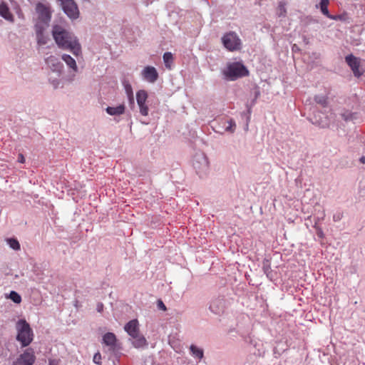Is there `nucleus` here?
Segmentation results:
<instances>
[{
	"mask_svg": "<svg viewBox=\"0 0 365 365\" xmlns=\"http://www.w3.org/2000/svg\"><path fill=\"white\" fill-rule=\"evenodd\" d=\"M329 4V0H321L320 3H319V7H320L322 13L324 16H326L327 18H329L331 16L329 10H328Z\"/></svg>",
	"mask_w": 365,
	"mask_h": 365,
	"instance_id": "obj_21",
	"label": "nucleus"
},
{
	"mask_svg": "<svg viewBox=\"0 0 365 365\" xmlns=\"http://www.w3.org/2000/svg\"><path fill=\"white\" fill-rule=\"evenodd\" d=\"M314 101L323 107H326L327 105V97L326 96L317 95L314 96Z\"/></svg>",
	"mask_w": 365,
	"mask_h": 365,
	"instance_id": "obj_26",
	"label": "nucleus"
},
{
	"mask_svg": "<svg viewBox=\"0 0 365 365\" xmlns=\"http://www.w3.org/2000/svg\"><path fill=\"white\" fill-rule=\"evenodd\" d=\"M343 217V212L341 211H336L335 213H334L333 215V220L334 222H339L340 221Z\"/></svg>",
	"mask_w": 365,
	"mask_h": 365,
	"instance_id": "obj_30",
	"label": "nucleus"
},
{
	"mask_svg": "<svg viewBox=\"0 0 365 365\" xmlns=\"http://www.w3.org/2000/svg\"><path fill=\"white\" fill-rule=\"evenodd\" d=\"M18 162L21 163H24L25 162V158L23 154L19 153L18 155Z\"/></svg>",
	"mask_w": 365,
	"mask_h": 365,
	"instance_id": "obj_40",
	"label": "nucleus"
},
{
	"mask_svg": "<svg viewBox=\"0 0 365 365\" xmlns=\"http://www.w3.org/2000/svg\"><path fill=\"white\" fill-rule=\"evenodd\" d=\"M49 365H57L55 362V361H50Z\"/></svg>",
	"mask_w": 365,
	"mask_h": 365,
	"instance_id": "obj_43",
	"label": "nucleus"
},
{
	"mask_svg": "<svg viewBox=\"0 0 365 365\" xmlns=\"http://www.w3.org/2000/svg\"><path fill=\"white\" fill-rule=\"evenodd\" d=\"M364 62L365 63V61Z\"/></svg>",
	"mask_w": 365,
	"mask_h": 365,
	"instance_id": "obj_45",
	"label": "nucleus"
},
{
	"mask_svg": "<svg viewBox=\"0 0 365 365\" xmlns=\"http://www.w3.org/2000/svg\"><path fill=\"white\" fill-rule=\"evenodd\" d=\"M7 245L14 250L18 251L21 249L19 242L16 238H8L6 239Z\"/></svg>",
	"mask_w": 365,
	"mask_h": 365,
	"instance_id": "obj_22",
	"label": "nucleus"
},
{
	"mask_svg": "<svg viewBox=\"0 0 365 365\" xmlns=\"http://www.w3.org/2000/svg\"><path fill=\"white\" fill-rule=\"evenodd\" d=\"M148 97V92L143 89L136 92V101L139 108V112L143 116H148L149 113V108L147 105Z\"/></svg>",
	"mask_w": 365,
	"mask_h": 365,
	"instance_id": "obj_10",
	"label": "nucleus"
},
{
	"mask_svg": "<svg viewBox=\"0 0 365 365\" xmlns=\"http://www.w3.org/2000/svg\"><path fill=\"white\" fill-rule=\"evenodd\" d=\"M311 121L313 124L317 125L322 128H324V127H327L329 125V122L327 120H322L321 119H317L316 115H314V117L311 119Z\"/></svg>",
	"mask_w": 365,
	"mask_h": 365,
	"instance_id": "obj_27",
	"label": "nucleus"
},
{
	"mask_svg": "<svg viewBox=\"0 0 365 365\" xmlns=\"http://www.w3.org/2000/svg\"><path fill=\"white\" fill-rule=\"evenodd\" d=\"M125 110V106L124 104H119L116 106H108L106 108V113L112 116H120L123 114Z\"/></svg>",
	"mask_w": 365,
	"mask_h": 365,
	"instance_id": "obj_18",
	"label": "nucleus"
},
{
	"mask_svg": "<svg viewBox=\"0 0 365 365\" xmlns=\"http://www.w3.org/2000/svg\"><path fill=\"white\" fill-rule=\"evenodd\" d=\"M143 365H158V364H156L153 362V359L152 358H148V359H145Z\"/></svg>",
	"mask_w": 365,
	"mask_h": 365,
	"instance_id": "obj_37",
	"label": "nucleus"
},
{
	"mask_svg": "<svg viewBox=\"0 0 365 365\" xmlns=\"http://www.w3.org/2000/svg\"><path fill=\"white\" fill-rule=\"evenodd\" d=\"M35 360L34 349L28 348L13 362V365H34Z\"/></svg>",
	"mask_w": 365,
	"mask_h": 365,
	"instance_id": "obj_9",
	"label": "nucleus"
},
{
	"mask_svg": "<svg viewBox=\"0 0 365 365\" xmlns=\"http://www.w3.org/2000/svg\"><path fill=\"white\" fill-rule=\"evenodd\" d=\"M228 125L225 128V131L234 133L236 128V123L233 119H230L227 121Z\"/></svg>",
	"mask_w": 365,
	"mask_h": 365,
	"instance_id": "obj_28",
	"label": "nucleus"
},
{
	"mask_svg": "<svg viewBox=\"0 0 365 365\" xmlns=\"http://www.w3.org/2000/svg\"><path fill=\"white\" fill-rule=\"evenodd\" d=\"M101 355L100 354V353H96L93 356V362H94L97 364H101Z\"/></svg>",
	"mask_w": 365,
	"mask_h": 365,
	"instance_id": "obj_33",
	"label": "nucleus"
},
{
	"mask_svg": "<svg viewBox=\"0 0 365 365\" xmlns=\"http://www.w3.org/2000/svg\"><path fill=\"white\" fill-rule=\"evenodd\" d=\"M329 19H332V20H340V21H342L344 19V16L342 15H331L329 17Z\"/></svg>",
	"mask_w": 365,
	"mask_h": 365,
	"instance_id": "obj_36",
	"label": "nucleus"
},
{
	"mask_svg": "<svg viewBox=\"0 0 365 365\" xmlns=\"http://www.w3.org/2000/svg\"><path fill=\"white\" fill-rule=\"evenodd\" d=\"M8 298L12 300L16 304H19L21 302V295L15 291H11Z\"/></svg>",
	"mask_w": 365,
	"mask_h": 365,
	"instance_id": "obj_25",
	"label": "nucleus"
},
{
	"mask_svg": "<svg viewBox=\"0 0 365 365\" xmlns=\"http://www.w3.org/2000/svg\"><path fill=\"white\" fill-rule=\"evenodd\" d=\"M17 330L16 340L21 347L28 346L34 339V332L29 324L25 319H19L16 326Z\"/></svg>",
	"mask_w": 365,
	"mask_h": 365,
	"instance_id": "obj_4",
	"label": "nucleus"
},
{
	"mask_svg": "<svg viewBox=\"0 0 365 365\" xmlns=\"http://www.w3.org/2000/svg\"><path fill=\"white\" fill-rule=\"evenodd\" d=\"M96 310L98 312H101L103 310V304L101 302H98L96 306Z\"/></svg>",
	"mask_w": 365,
	"mask_h": 365,
	"instance_id": "obj_39",
	"label": "nucleus"
},
{
	"mask_svg": "<svg viewBox=\"0 0 365 365\" xmlns=\"http://www.w3.org/2000/svg\"><path fill=\"white\" fill-rule=\"evenodd\" d=\"M359 161H360L361 163L364 164V163H365V156H362V157H361V158H360V159H359Z\"/></svg>",
	"mask_w": 365,
	"mask_h": 365,
	"instance_id": "obj_42",
	"label": "nucleus"
},
{
	"mask_svg": "<svg viewBox=\"0 0 365 365\" xmlns=\"http://www.w3.org/2000/svg\"><path fill=\"white\" fill-rule=\"evenodd\" d=\"M345 61L356 77L359 78L362 76L363 71L360 70L361 61L359 58L355 57L352 54H350L345 57Z\"/></svg>",
	"mask_w": 365,
	"mask_h": 365,
	"instance_id": "obj_12",
	"label": "nucleus"
},
{
	"mask_svg": "<svg viewBox=\"0 0 365 365\" xmlns=\"http://www.w3.org/2000/svg\"><path fill=\"white\" fill-rule=\"evenodd\" d=\"M0 16L10 23L14 22V16L11 13L8 4L4 1L0 3Z\"/></svg>",
	"mask_w": 365,
	"mask_h": 365,
	"instance_id": "obj_17",
	"label": "nucleus"
},
{
	"mask_svg": "<svg viewBox=\"0 0 365 365\" xmlns=\"http://www.w3.org/2000/svg\"><path fill=\"white\" fill-rule=\"evenodd\" d=\"M126 93L128 96V98L131 102H133V90L130 86V85H127L125 86Z\"/></svg>",
	"mask_w": 365,
	"mask_h": 365,
	"instance_id": "obj_31",
	"label": "nucleus"
},
{
	"mask_svg": "<svg viewBox=\"0 0 365 365\" xmlns=\"http://www.w3.org/2000/svg\"><path fill=\"white\" fill-rule=\"evenodd\" d=\"M163 61H164V63H165V66L168 69H170L171 68V63H173V54L172 53L170 52H165L164 54H163Z\"/></svg>",
	"mask_w": 365,
	"mask_h": 365,
	"instance_id": "obj_23",
	"label": "nucleus"
},
{
	"mask_svg": "<svg viewBox=\"0 0 365 365\" xmlns=\"http://www.w3.org/2000/svg\"><path fill=\"white\" fill-rule=\"evenodd\" d=\"M143 80L149 83H154L158 79L159 75L156 68L152 66H147L140 73Z\"/></svg>",
	"mask_w": 365,
	"mask_h": 365,
	"instance_id": "obj_11",
	"label": "nucleus"
},
{
	"mask_svg": "<svg viewBox=\"0 0 365 365\" xmlns=\"http://www.w3.org/2000/svg\"><path fill=\"white\" fill-rule=\"evenodd\" d=\"M225 79L235 81L249 75V71L246 66L240 61L229 62L222 71Z\"/></svg>",
	"mask_w": 365,
	"mask_h": 365,
	"instance_id": "obj_3",
	"label": "nucleus"
},
{
	"mask_svg": "<svg viewBox=\"0 0 365 365\" xmlns=\"http://www.w3.org/2000/svg\"><path fill=\"white\" fill-rule=\"evenodd\" d=\"M124 330L132 338L140 334L139 323L137 319H132L125 324Z\"/></svg>",
	"mask_w": 365,
	"mask_h": 365,
	"instance_id": "obj_16",
	"label": "nucleus"
},
{
	"mask_svg": "<svg viewBox=\"0 0 365 365\" xmlns=\"http://www.w3.org/2000/svg\"><path fill=\"white\" fill-rule=\"evenodd\" d=\"M277 13L279 17L285 16L286 13H287V9H286V3L284 1H281L279 2L278 6L277 9Z\"/></svg>",
	"mask_w": 365,
	"mask_h": 365,
	"instance_id": "obj_24",
	"label": "nucleus"
},
{
	"mask_svg": "<svg viewBox=\"0 0 365 365\" xmlns=\"http://www.w3.org/2000/svg\"><path fill=\"white\" fill-rule=\"evenodd\" d=\"M222 43L225 48L230 51H237L241 48V40L234 31H229L222 37Z\"/></svg>",
	"mask_w": 365,
	"mask_h": 365,
	"instance_id": "obj_6",
	"label": "nucleus"
},
{
	"mask_svg": "<svg viewBox=\"0 0 365 365\" xmlns=\"http://www.w3.org/2000/svg\"><path fill=\"white\" fill-rule=\"evenodd\" d=\"M270 269V266H269V264L268 262V261H264L263 262V270H264V272L268 275V272Z\"/></svg>",
	"mask_w": 365,
	"mask_h": 365,
	"instance_id": "obj_34",
	"label": "nucleus"
},
{
	"mask_svg": "<svg viewBox=\"0 0 365 365\" xmlns=\"http://www.w3.org/2000/svg\"><path fill=\"white\" fill-rule=\"evenodd\" d=\"M352 116H353L352 113H346V114L344 113V114H343V118L346 121L351 120H352Z\"/></svg>",
	"mask_w": 365,
	"mask_h": 365,
	"instance_id": "obj_38",
	"label": "nucleus"
},
{
	"mask_svg": "<svg viewBox=\"0 0 365 365\" xmlns=\"http://www.w3.org/2000/svg\"><path fill=\"white\" fill-rule=\"evenodd\" d=\"M157 306L159 309H161L163 311H165L167 309L165 304L160 299L158 301Z\"/></svg>",
	"mask_w": 365,
	"mask_h": 365,
	"instance_id": "obj_35",
	"label": "nucleus"
},
{
	"mask_svg": "<svg viewBox=\"0 0 365 365\" xmlns=\"http://www.w3.org/2000/svg\"><path fill=\"white\" fill-rule=\"evenodd\" d=\"M47 66L52 71L60 76L62 73L63 65L60 60L54 56H50L45 59Z\"/></svg>",
	"mask_w": 365,
	"mask_h": 365,
	"instance_id": "obj_13",
	"label": "nucleus"
},
{
	"mask_svg": "<svg viewBox=\"0 0 365 365\" xmlns=\"http://www.w3.org/2000/svg\"><path fill=\"white\" fill-rule=\"evenodd\" d=\"M61 3L64 13L71 19H76L78 17L79 11L78 6L73 0H58Z\"/></svg>",
	"mask_w": 365,
	"mask_h": 365,
	"instance_id": "obj_7",
	"label": "nucleus"
},
{
	"mask_svg": "<svg viewBox=\"0 0 365 365\" xmlns=\"http://www.w3.org/2000/svg\"><path fill=\"white\" fill-rule=\"evenodd\" d=\"M61 58L73 73L72 74L68 75L66 77H65V79L67 81H72L73 80V77L75 76V73L78 71L76 60L68 54H63Z\"/></svg>",
	"mask_w": 365,
	"mask_h": 365,
	"instance_id": "obj_15",
	"label": "nucleus"
},
{
	"mask_svg": "<svg viewBox=\"0 0 365 365\" xmlns=\"http://www.w3.org/2000/svg\"><path fill=\"white\" fill-rule=\"evenodd\" d=\"M49 82L53 86V88L54 89L58 88L60 85V80H58V78H54V79L50 78Z\"/></svg>",
	"mask_w": 365,
	"mask_h": 365,
	"instance_id": "obj_32",
	"label": "nucleus"
},
{
	"mask_svg": "<svg viewBox=\"0 0 365 365\" xmlns=\"http://www.w3.org/2000/svg\"><path fill=\"white\" fill-rule=\"evenodd\" d=\"M132 344L135 348H143L147 345L146 339L140 333L132 337Z\"/></svg>",
	"mask_w": 365,
	"mask_h": 365,
	"instance_id": "obj_20",
	"label": "nucleus"
},
{
	"mask_svg": "<svg viewBox=\"0 0 365 365\" xmlns=\"http://www.w3.org/2000/svg\"><path fill=\"white\" fill-rule=\"evenodd\" d=\"M314 227L316 230L317 237L322 240L324 239V237H325L324 233L322 229L319 225H317V222H314Z\"/></svg>",
	"mask_w": 365,
	"mask_h": 365,
	"instance_id": "obj_29",
	"label": "nucleus"
},
{
	"mask_svg": "<svg viewBox=\"0 0 365 365\" xmlns=\"http://www.w3.org/2000/svg\"><path fill=\"white\" fill-rule=\"evenodd\" d=\"M225 303L223 298L219 297L212 299L210 303L209 309L215 314L220 315L223 313Z\"/></svg>",
	"mask_w": 365,
	"mask_h": 365,
	"instance_id": "obj_14",
	"label": "nucleus"
},
{
	"mask_svg": "<svg viewBox=\"0 0 365 365\" xmlns=\"http://www.w3.org/2000/svg\"><path fill=\"white\" fill-rule=\"evenodd\" d=\"M324 217H325V213H324V212H323L322 217H317L315 220V222H317L318 223L319 221L323 220Z\"/></svg>",
	"mask_w": 365,
	"mask_h": 365,
	"instance_id": "obj_41",
	"label": "nucleus"
},
{
	"mask_svg": "<svg viewBox=\"0 0 365 365\" xmlns=\"http://www.w3.org/2000/svg\"><path fill=\"white\" fill-rule=\"evenodd\" d=\"M53 37L60 48L68 50L78 56L81 53V47L75 35L62 26L56 25L52 30Z\"/></svg>",
	"mask_w": 365,
	"mask_h": 365,
	"instance_id": "obj_1",
	"label": "nucleus"
},
{
	"mask_svg": "<svg viewBox=\"0 0 365 365\" xmlns=\"http://www.w3.org/2000/svg\"><path fill=\"white\" fill-rule=\"evenodd\" d=\"M192 166L200 178L206 176L210 170L209 161L206 155L202 152L196 153L193 156Z\"/></svg>",
	"mask_w": 365,
	"mask_h": 365,
	"instance_id": "obj_5",
	"label": "nucleus"
},
{
	"mask_svg": "<svg viewBox=\"0 0 365 365\" xmlns=\"http://www.w3.org/2000/svg\"><path fill=\"white\" fill-rule=\"evenodd\" d=\"M102 342L104 345L108 347L114 355L117 356L120 353V347L117 342V339L115 334L112 332H107L103 336Z\"/></svg>",
	"mask_w": 365,
	"mask_h": 365,
	"instance_id": "obj_8",
	"label": "nucleus"
},
{
	"mask_svg": "<svg viewBox=\"0 0 365 365\" xmlns=\"http://www.w3.org/2000/svg\"><path fill=\"white\" fill-rule=\"evenodd\" d=\"M297 46L294 44V45L292 46V50H293V51H295V49H297Z\"/></svg>",
	"mask_w": 365,
	"mask_h": 365,
	"instance_id": "obj_44",
	"label": "nucleus"
},
{
	"mask_svg": "<svg viewBox=\"0 0 365 365\" xmlns=\"http://www.w3.org/2000/svg\"><path fill=\"white\" fill-rule=\"evenodd\" d=\"M190 354L199 362L204 357V351L202 348L192 344L190 346Z\"/></svg>",
	"mask_w": 365,
	"mask_h": 365,
	"instance_id": "obj_19",
	"label": "nucleus"
},
{
	"mask_svg": "<svg viewBox=\"0 0 365 365\" xmlns=\"http://www.w3.org/2000/svg\"><path fill=\"white\" fill-rule=\"evenodd\" d=\"M36 12L38 17L34 25V29L37 43L40 46L46 45L48 41V37L44 34V31L49 26L51 19V11L48 6L38 2L36 5Z\"/></svg>",
	"mask_w": 365,
	"mask_h": 365,
	"instance_id": "obj_2",
	"label": "nucleus"
}]
</instances>
